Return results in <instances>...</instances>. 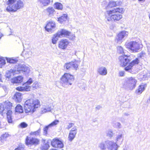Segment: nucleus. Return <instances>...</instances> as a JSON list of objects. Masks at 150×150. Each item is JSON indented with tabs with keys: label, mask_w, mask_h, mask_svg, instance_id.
I'll use <instances>...</instances> for the list:
<instances>
[{
	"label": "nucleus",
	"mask_w": 150,
	"mask_h": 150,
	"mask_svg": "<svg viewBox=\"0 0 150 150\" xmlns=\"http://www.w3.org/2000/svg\"><path fill=\"white\" fill-rule=\"evenodd\" d=\"M124 11L123 8H120L107 11L105 14L106 23L108 24V22H112V19L115 21H119L122 18V15L119 13H123Z\"/></svg>",
	"instance_id": "1"
},
{
	"label": "nucleus",
	"mask_w": 150,
	"mask_h": 150,
	"mask_svg": "<svg viewBox=\"0 0 150 150\" xmlns=\"http://www.w3.org/2000/svg\"><path fill=\"white\" fill-rule=\"evenodd\" d=\"M40 103L38 99H29L26 100L24 104V108L26 113L34 112L36 108L40 107Z\"/></svg>",
	"instance_id": "2"
},
{
	"label": "nucleus",
	"mask_w": 150,
	"mask_h": 150,
	"mask_svg": "<svg viewBox=\"0 0 150 150\" xmlns=\"http://www.w3.org/2000/svg\"><path fill=\"white\" fill-rule=\"evenodd\" d=\"M8 6L6 8L8 12H16L17 10L23 8L24 4L21 0H8L7 2Z\"/></svg>",
	"instance_id": "3"
},
{
	"label": "nucleus",
	"mask_w": 150,
	"mask_h": 150,
	"mask_svg": "<svg viewBox=\"0 0 150 150\" xmlns=\"http://www.w3.org/2000/svg\"><path fill=\"white\" fill-rule=\"evenodd\" d=\"M61 82L63 86L67 87L69 85H71L74 81V77L73 75L69 74H64L61 78Z\"/></svg>",
	"instance_id": "4"
},
{
	"label": "nucleus",
	"mask_w": 150,
	"mask_h": 150,
	"mask_svg": "<svg viewBox=\"0 0 150 150\" xmlns=\"http://www.w3.org/2000/svg\"><path fill=\"white\" fill-rule=\"evenodd\" d=\"M125 45L127 48L129 49L133 52H138L142 47V45L141 44L135 41H132L126 43Z\"/></svg>",
	"instance_id": "5"
},
{
	"label": "nucleus",
	"mask_w": 150,
	"mask_h": 150,
	"mask_svg": "<svg viewBox=\"0 0 150 150\" xmlns=\"http://www.w3.org/2000/svg\"><path fill=\"white\" fill-rule=\"evenodd\" d=\"M107 149L108 150H117L119 147L117 143L113 140H106Z\"/></svg>",
	"instance_id": "6"
},
{
	"label": "nucleus",
	"mask_w": 150,
	"mask_h": 150,
	"mask_svg": "<svg viewBox=\"0 0 150 150\" xmlns=\"http://www.w3.org/2000/svg\"><path fill=\"white\" fill-rule=\"evenodd\" d=\"M128 34V33L126 31H122L120 32L117 36L116 40L117 42L118 43H121L126 38Z\"/></svg>",
	"instance_id": "7"
},
{
	"label": "nucleus",
	"mask_w": 150,
	"mask_h": 150,
	"mask_svg": "<svg viewBox=\"0 0 150 150\" xmlns=\"http://www.w3.org/2000/svg\"><path fill=\"white\" fill-rule=\"evenodd\" d=\"M17 74L23 73L25 75L28 74L30 72L29 68L25 65H19L16 69Z\"/></svg>",
	"instance_id": "8"
},
{
	"label": "nucleus",
	"mask_w": 150,
	"mask_h": 150,
	"mask_svg": "<svg viewBox=\"0 0 150 150\" xmlns=\"http://www.w3.org/2000/svg\"><path fill=\"white\" fill-rule=\"evenodd\" d=\"M55 22L51 21L47 22L45 28L46 31L51 33L55 30Z\"/></svg>",
	"instance_id": "9"
},
{
	"label": "nucleus",
	"mask_w": 150,
	"mask_h": 150,
	"mask_svg": "<svg viewBox=\"0 0 150 150\" xmlns=\"http://www.w3.org/2000/svg\"><path fill=\"white\" fill-rule=\"evenodd\" d=\"M119 59L121 65L122 67L126 66L129 62L130 60V56L126 55L120 56Z\"/></svg>",
	"instance_id": "10"
},
{
	"label": "nucleus",
	"mask_w": 150,
	"mask_h": 150,
	"mask_svg": "<svg viewBox=\"0 0 150 150\" xmlns=\"http://www.w3.org/2000/svg\"><path fill=\"white\" fill-rule=\"evenodd\" d=\"M137 82V80L134 78L131 77L128 79L127 87L130 89L132 90L136 86Z\"/></svg>",
	"instance_id": "11"
},
{
	"label": "nucleus",
	"mask_w": 150,
	"mask_h": 150,
	"mask_svg": "<svg viewBox=\"0 0 150 150\" xmlns=\"http://www.w3.org/2000/svg\"><path fill=\"white\" fill-rule=\"evenodd\" d=\"M39 140L35 138H29L27 137L26 139L25 143L27 145H37L38 144Z\"/></svg>",
	"instance_id": "12"
},
{
	"label": "nucleus",
	"mask_w": 150,
	"mask_h": 150,
	"mask_svg": "<svg viewBox=\"0 0 150 150\" xmlns=\"http://www.w3.org/2000/svg\"><path fill=\"white\" fill-rule=\"evenodd\" d=\"M70 34V32L64 29H61L59 30L57 33V37L62 38L66 37L67 38Z\"/></svg>",
	"instance_id": "13"
},
{
	"label": "nucleus",
	"mask_w": 150,
	"mask_h": 150,
	"mask_svg": "<svg viewBox=\"0 0 150 150\" xmlns=\"http://www.w3.org/2000/svg\"><path fill=\"white\" fill-rule=\"evenodd\" d=\"M77 130L76 127L72 128L70 130L68 137L69 141L71 142L75 138L77 133Z\"/></svg>",
	"instance_id": "14"
},
{
	"label": "nucleus",
	"mask_w": 150,
	"mask_h": 150,
	"mask_svg": "<svg viewBox=\"0 0 150 150\" xmlns=\"http://www.w3.org/2000/svg\"><path fill=\"white\" fill-rule=\"evenodd\" d=\"M77 62H71L66 63L64 67L66 68L67 69H76L78 67Z\"/></svg>",
	"instance_id": "15"
},
{
	"label": "nucleus",
	"mask_w": 150,
	"mask_h": 150,
	"mask_svg": "<svg viewBox=\"0 0 150 150\" xmlns=\"http://www.w3.org/2000/svg\"><path fill=\"white\" fill-rule=\"evenodd\" d=\"M139 60L138 58H136L135 59L133 60L129 64V66L125 68V70L126 71H129L130 72V71L131 70L132 67L135 64H138Z\"/></svg>",
	"instance_id": "16"
},
{
	"label": "nucleus",
	"mask_w": 150,
	"mask_h": 150,
	"mask_svg": "<svg viewBox=\"0 0 150 150\" xmlns=\"http://www.w3.org/2000/svg\"><path fill=\"white\" fill-rule=\"evenodd\" d=\"M56 125V120H55L54 121L51 123L49 124L48 125L46 126L43 128V134L45 135L47 134V130L49 128H51L54 126H55Z\"/></svg>",
	"instance_id": "17"
},
{
	"label": "nucleus",
	"mask_w": 150,
	"mask_h": 150,
	"mask_svg": "<svg viewBox=\"0 0 150 150\" xmlns=\"http://www.w3.org/2000/svg\"><path fill=\"white\" fill-rule=\"evenodd\" d=\"M69 44V42L67 39L62 40L59 42V47L62 49H65Z\"/></svg>",
	"instance_id": "18"
},
{
	"label": "nucleus",
	"mask_w": 150,
	"mask_h": 150,
	"mask_svg": "<svg viewBox=\"0 0 150 150\" xmlns=\"http://www.w3.org/2000/svg\"><path fill=\"white\" fill-rule=\"evenodd\" d=\"M139 77L140 79L144 80L150 77V73L146 71H143V73H141L139 74Z\"/></svg>",
	"instance_id": "19"
},
{
	"label": "nucleus",
	"mask_w": 150,
	"mask_h": 150,
	"mask_svg": "<svg viewBox=\"0 0 150 150\" xmlns=\"http://www.w3.org/2000/svg\"><path fill=\"white\" fill-rule=\"evenodd\" d=\"M45 11L49 16L51 17L54 16L55 13L54 8L52 7H49L46 9Z\"/></svg>",
	"instance_id": "20"
},
{
	"label": "nucleus",
	"mask_w": 150,
	"mask_h": 150,
	"mask_svg": "<svg viewBox=\"0 0 150 150\" xmlns=\"http://www.w3.org/2000/svg\"><path fill=\"white\" fill-rule=\"evenodd\" d=\"M16 74H17L16 69H10L9 71H7L5 75L6 79H8V80L12 75H14Z\"/></svg>",
	"instance_id": "21"
},
{
	"label": "nucleus",
	"mask_w": 150,
	"mask_h": 150,
	"mask_svg": "<svg viewBox=\"0 0 150 150\" xmlns=\"http://www.w3.org/2000/svg\"><path fill=\"white\" fill-rule=\"evenodd\" d=\"M30 87L27 84L24 85V84L22 87H18L16 88L17 90L20 91H29L30 89Z\"/></svg>",
	"instance_id": "22"
},
{
	"label": "nucleus",
	"mask_w": 150,
	"mask_h": 150,
	"mask_svg": "<svg viewBox=\"0 0 150 150\" xmlns=\"http://www.w3.org/2000/svg\"><path fill=\"white\" fill-rule=\"evenodd\" d=\"M23 77L21 76L13 78L11 79V81L13 83H19L22 82Z\"/></svg>",
	"instance_id": "23"
},
{
	"label": "nucleus",
	"mask_w": 150,
	"mask_h": 150,
	"mask_svg": "<svg viewBox=\"0 0 150 150\" xmlns=\"http://www.w3.org/2000/svg\"><path fill=\"white\" fill-rule=\"evenodd\" d=\"M98 72L100 75H105L107 74V70L105 67H102L98 69Z\"/></svg>",
	"instance_id": "24"
},
{
	"label": "nucleus",
	"mask_w": 150,
	"mask_h": 150,
	"mask_svg": "<svg viewBox=\"0 0 150 150\" xmlns=\"http://www.w3.org/2000/svg\"><path fill=\"white\" fill-rule=\"evenodd\" d=\"M50 141L48 140L46 141L45 140H43V145L42 146L41 149L43 150H47L49 147V144Z\"/></svg>",
	"instance_id": "25"
},
{
	"label": "nucleus",
	"mask_w": 150,
	"mask_h": 150,
	"mask_svg": "<svg viewBox=\"0 0 150 150\" xmlns=\"http://www.w3.org/2000/svg\"><path fill=\"white\" fill-rule=\"evenodd\" d=\"M21 93L20 92H16L13 96V99L16 101L20 102L21 101Z\"/></svg>",
	"instance_id": "26"
},
{
	"label": "nucleus",
	"mask_w": 150,
	"mask_h": 150,
	"mask_svg": "<svg viewBox=\"0 0 150 150\" xmlns=\"http://www.w3.org/2000/svg\"><path fill=\"white\" fill-rule=\"evenodd\" d=\"M106 140L99 142L98 145V147L100 150H106L107 149Z\"/></svg>",
	"instance_id": "27"
},
{
	"label": "nucleus",
	"mask_w": 150,
	"mask_h": 150,
	"mask_svg": "<svg viewBox=\"0 0 150 150\" xmlns=\"http://www.w3.org/2000/svg\"><path fill=\"white\" fill-rule=\"evenodd\" d=\"M64 146L63 141L61 139L57 138V149H62Z\"/></svg>",
	"instance_id": "28"
},
{
	"label": "nucleus",
	"mask_w": 150,
	"mask_h": 150,
	"mask_svg": "<svg viewBox=\"0 0 150 150\" xmlns=\"http://www.w3.org/2000/svg\"><path fill=\"white\" fill-rule=\"evenodd\" d=\"M67 14H63L61 17L58 18V21L62 24L67 20Z\"/></svg>",
	"instance_id": "29"
},
{
	"label": "nucleus",
	"mask_w": 150,
	"mask_h": 150,
	"mask_svg": "<svg viewBox=\"0 0 150 150\" xmlns=\"http://www.w3.org/2000/svg\"><path fill=\"white\" fill-rule=\"evenodd\" d=\"M42 6H47L50 3V0H38Z\"/></svg>",
	"instance_id": "30"
},
{
	"label": "nucleus",
	"mask_w": 150,
	"mask_h": 150,
	"mask_svg": "<svg viewBox=\"0 0 150 150\" xmlns=\"http://www.w3.org/2000/svg\"><path fill=\"white\" fill-rule=\"evenodd\" d=\"M122 133H120L117 135L116 138V143L117 144L120 142H121L123 140L122 139Z\"/></svg>",
	"instance_id": "31"
},
{
	"label": "nucleus",
	"mask_w": 150,
	"mask_h": 150,
	"mask_svg": "<svg viewBox=\"0 0 150 150\" xmlns=\"http://www.w3.org/2000/svg\"><path fill=\"white\" fill-rule=\"evenodd\" d=\"M145 89L144 85H140L139 86L138 89L136 91V93L139 94L141 93Z\"/></svg>",
	"instance_id": "32"
},
{
	"label": "nucleus",
	"mask_w": 150,
	"mask_h": 150,
	"mask_svg": "<svg viewBox=\"0 0 150 150\" xmlns=\"http://www.w3.org/2000/svg\"><path fill=\"white\" fill-rule=\"evenodd\" d=\"M16 112L19 113L23 112V110L22 107L19 104L15 108Z\"/></svg>",
	"instance_id": "33"
},
{
	"label": "nucleus",
	"mask_w": 150,
	"mask_h": 150,
	"mask_svg": "<svg viewBox=\"0 0 150 150\" xmlns=\"http://www.w3.org/2000/svg\"><path fill=\"white\" fill-rule=\"evenodd\" d=\"M50 142H51L52 146L53 147V148H52L51 150H56V138H54L52 141H50Z\"/></svg>",
	"instance_id": "34"
},
{
	"label": "nucleus",
	"mask_w": 150,
	"mask_h": 150,
	"mask_svg": "<svg viewBox=\"0 0 150 150\" xmlns=\"http://www.w3.org/2000/svg\"><path fill=\"white\" fill-rule=\"evenodd\" d=\"M7 109H6L4 104H0V113H6Z\"/></svg>",
	"instance_id": "35"
},
{
	"label": "nucleus",
	"mask_w": 150,
	"mask_h": 150,
	"mask_svg": "<svg viewBox=\"0 0 150 150\" xmlns=\"http://www.w3.org/2000/svg\"><path fill=\"white\" fill-rule=\"evenodd\" d=\"M6 60L8 62L11 64L16 63L18 61V60L16 59H13L12 58H7Z\"/></svg>",
	"instance_id": "36"
},
{
	"label": "nucleus",
	"mask_w": 150,
	"mask_h": 150,
	"mask_svg": "<svg viewBox=\"0 0 150 150\" xmlns=\"http://www.w3.org/2000/svg\"><path fill=\"white\" fill-rule=\"evenodd\" d=\"M117 5L116 2L113 1H111L109 2L107 6V7L111 8L115 7L117 6Z\"/></svg>",
	"instance_id": "37"
},
{
	"label": "nucleus",
	"mask_w": 150,
	"mask_h": 150,
	"mask_svg": "<svg viewBox=\"0 0 150 150\" xmlns=\"http://www.w3.org/2000/svg\"><path fill=\"white\" fill-rule=\"evenodd\" d=\"M5 107L6 109H11L12 107V103L10 102H6L4 103Z\"/></svg>",
	"instance_id": "38"
},
{
	"label": "nucleus",
	"mask_w": 150,
	"mask_h": 150,
	"mask_svg": "<svg viewBox=\"0 0 150 150\" xmlns=\"http://www.w3.org/2000/svg\"><path fill=\"white\" fill-rule=\"evenodd\" d=\"M106 133L107 136L110 138H111L113 136L114 134L112 131L110 129L107 131Z\"/></svg>",
	"instance_id": "39"
},
{
	"label": "nucleus",
	"mask_w": 150,
	"mask_h": 150,
	"mask_svg": "<svg viewBox=\"0 0 150 150\" xmlns=\"http://www.w3.org/2000/svg\"><path fill=\"white\" fill-rule=\"evenodd\" d=\"M6 64L5 60L4 57H1L0 58V68H1L4 65Z\"/></svg>",
	"instance_id": "40"
},
{
	"label": "nucleus",
	"mask_w": 150,
	"mask_h": 150,
	"mask_svg": "<svg viewBox=\"0 0 150 150\" xmlns=\"http://www.w3.org/2000/svg\"><path fill=\"white\" fill-rule=\"evenodd\" d=\"M40 132V129H39L37 131L31 132L30 133V134L32 135L37 136L39 135Z\"/></svg>",
	"instance_id": "41"
},
{
	"label": "nucleus",
	"mask_w": 150,
	"mask_h": 150,
	"mask_svg": "<svg viewBox=\"0 0 150 150\" xmlns=\"http://www.w3.org/2000/svg\"><path fill=\"white\" fill-rule=\"evenodd\" d=\"M118 52L119 53L123 54L124 53V50L121 46H118L117 47Z\"/></svg>",
	"instance_id": "42"
},
{
	"label": "nucleus",
	"mask_w": 150,
	"mask_h": 150,
	"mask_svg": "<svg viewBox=\"0 0 150 150\" xmlns=\"http://www.w3.org/2000/svg\"><path fill=\"white\" fill-rule=\"evenodd\" d=\"M41 85L37 82H35L32 85V87L33 88L35 89H37L38 88L40 87Z\"/></svg>",
	"instance_id": "43"
},
{
	"label": "nucleus",
	"mask_w": 150,
	"mask_h": 150,
	"mask_svg": "<svg viewBox=\"0 0 150 150\" xmlns=\"http://www.w3.org/2000/svg\"><path fill=\"white\" fill-rule=\"evenodd\" d=\"M52 42L53 45H56V34H54L52 38Z\"/></svg>",
	"instance_id": "44"
},
{
	"label": "nucleus",
	"mask_w": 150,
	"mask_h": 150,
	"mask_svg": "<svg viewBox=\"0 0 150 150\" xmlns=\"http://www.w3.org/2000/svg\"><path fill=\"white\" fill-rule=\"evenodd\" d=\"M63 5L61 3L57 2V9L62 10Z\"/></svg>",
	"instance_id": "45"
},
{
	"label": "nucleus",
	"mask_w": 150,
	"mask_h": 150,
	"mask_svg": "<svg viewBox=\"0 0 150 150\" xmlns=\"http://www.w3.org/2000/svg\"><path fill=\"white\" fill-rule=\"evenodd\" d=\"M67 38H69L71 40H74L75 39V35L74 34H71V33L70 32V34H69Z\"/></svg>",
	"instance_id": "46"
},
{
	"label": "nucleus",
	"mask_w": 150,
	"mask_h": 150,
	"mask_svg": "<svg viewBox=\"0 0 150 150\" xmlns=\"http://www.w3.org/2000/svg\"><path fill=\"white\" fill-rule=\"evenodd\" d=\"M51 110V108L50 107H48L46 108H44L42 110V112L43 113L46 112H47L50 111Z\"/></svg>",
	"instance_id": "47"
},
{
	"label": "nucleus",
	"mask_w": 150,
	"mask_h": 150,
	"mask_svg": "<svg viewBox=\"0 0 150 150\" xmlns=\"http://www.w3.org/2000/svg\"><path fill=\"white\" fill-rule=\"evenodd\" d=\"M6 113L7 115V117H8V116H9L10 117L11 116V114H12V111L11 109H8L6 110Z\"/></svg>",
	"instance_id": "48"
},
{
	"label": "nucleus",
	"mask_w": 150,
	"mask_h": 150,
	"mask_svg": "<svg viewBox=\"0 0 150 150\" xmlns=\"http://www.w3.org/2000/svg\"><path fill=\"white\" fill-rule=\"evenodd\" d=\"M33 82V81L32 79L30 78L25 83H24V85H25V84H27L28 85H30Z\"/></svg>",
	"instance_id": "49"
},
{
	"label": "nucleus",
	"mask_w": 150,
	"mask_h": 150,
	"mask_svg": "<svg viewBox=\"0 0 150 150\" xmlns=\"http://www.w3.org/2000/svg\"><path fill=\"white\" fill-rule=\"evenodd\" d=\"M9 135L8 133H5L4 134H3L1 136V138L3 139H5L9 137Z\"/></svg>",
	"instance_id": "50"
},
{
	"label": "nucleus",
	"mask_w": 150,
	"mask_h": 150,
	"mask_svg": "<svg viewBox=\"0 0 150 150\" xmlns=\"http://www.w3.org/2000/svg\"><path fill=\"white\" fill-rule=\"evenodd\" d=\"M146 56V53L145 52H142L141 53L139 54L138 57L140 58H142Z\"/></svg>",
	"instance_id": "51"
},
{
	"label": "nucleus",
	"mask_w": 150,
	"mask_h": 150,
	"mask_svg": "<svg viewBox=\"0 0 150 150\" xmlns=\"http://www.w3.org/2000/svg\"><path fill=\"white\" fill-rule=\"evenodd\" d=\"M147 48V52L149 55L150 56V44L147 43L146 44Z\"/></svg>",
	"instance_id": "52"
},
{
	"label": "nucleus",
	"mask_w": 150,
	"mask_h": 150,
	"mask_svg": "<svg viewBox=\"0 0 150 150\" xmlns=\"http://www.w3.org/2000/svg\"><path fill=\"white\" fill-rule=\"evenodd\" d=\"M74 125V124L72 123H69V125L67 127V129H69L71 128Z\"/></svg>",
	"instance_id": "53"
},
{
	"label": "nucleus",
	"mask_w": 150,
	"mask_h": 150,
	"mask_svg": "<svg viewBox=\"0 0 150 150\" xmlns=\"http://www.w3.org/2000/svg\"><path fill=\"white\" fill-rule=\"evenodd\" d=\"M20 126L22 128H25L27 126V125L24 122H23L21 123Z\"/></svg>",
	"instance_id": "54"
},
{
	"label": "nucleus",
	"mask_w": 150,
	"mask_h": 150,
	"mask_svg": "<svg viewBox=\"0 0 150 150\" xmlns=\"http://www.w3.org/2000/svg\"><path fill=\"white\" fill-rule=\"evenodd\" d=\"M7 119L8 122L9 123H12V120L11 118V116L10 117L9 116H8V117H7Z\"/></svg>",
	"instance_id": "55"
},
{
	"label": "nucleus",
	"mask_w": 150,
	"mask_h": 150,
	"mask_svg": "<svg viewBox=\"0 0 150 150\" xmlns=\"http://www.w3.org/2000/svg\"><path fill=\"white\" fill-rule=\"evenodd\" d=\"M115 125L117 128H120L121 127V124L119 122H117L116 123Z\"/></svg>",
	"instance_id": "56"
},
{
	"label": "nucleus",
	"mask_w": 150,
	"mask_h": 150,
	"mask_svg": "<svg viewBox=\"0 0 150 150\" xmlns=\"http://www.w3.org/2000/svg\"><path fill=\"white\" fill-rule=\"evenodd\" d=\"M125 72L124 71H121L119 72V75L120 76H124Z\"/></svg>",
	"instance_id": "57"
},
{
	"label": "nucleus",
	"mask_w": 150,
	"mask_h": 150,
	"mask_svg": "<svg viewBox=\"0 0 150 150\" xmlns=\"http://www.w3.org/2000/svg\"><path fill=\"white\" fill-rule=\"evenodd\" d=\"M101 108V106L98 105V106H97L96 108V109L97 110H99Z\"/></svg>",
	"instance_id": "58"
},
{
	"label": "nucleus",
	"mask_w": 150,
	"mask_h": 150,
	"mask_svg": "<svg viewBox=\"0 0 150 150\" xmlns=\"http://www.w3.org/2000/svg\"><path fill=\"white\" fill-rule=\"evenodd\" d=\"M114 28V26L113 25H112L110 26V28L111 29H113Z\"/></svg>",
	"instance_id": "59"
},
{
	"label": "nucleus",
	"mask_w": 150,
	"mask_h": 150,
	"mask_svg": "<svg viewBox=\"0 0 150 150\" xmlns=\"http://www.w3.org/2000/svg\"><path fill=\"white\" fill-rule=\"evenodd\" d=\"M21 149H22L20 147L16 149L15 150H21Z\"/></svg>",
	"instance_id": "60"
},
{
	"label": "nucleus",
	"mask_w": 150,
	"mask_h": 150,
	"mask_svg": "<svg viewBox=\"0 0 150 150\" xmlns=\"http://www.w3.org/2000/svg\"><path fill=\"white\" fill-rule=\"evenodd\" d=\"M129 115V114L128 113H125L124 114V116H128Z\"/></svg>",
	"instance_id": "61"
},
{
	"label": "nucleus",
	"mask_w": 150,
	"mask_h": 150,
	"mask_svg": "<svg viewBox=\"0 0 150 150\" xmlns=\"http://www.w3.org/2000/svg\"><path fill=\"white\" fill-rule=\"evenodd\" d=\"M2 75L0 72V81H1Z\"/></svg>",
	"instance_id": "62"
},
{
	"label": "nucleus",
	"mask_w": 150,
	"mask_h": 150,
	"mask_svg": "<svg viewBox=\"0 0 150 150\" xmlns=\"http://www.w3.org/2000/svg\"><path fill=\"white\" fill-rule=\"evenodd\" d=\"M139 1L144 2L145 0H138Z\"/></svg>",
	"instance_id": "63"
},
{
	"label": "nucleus",
	"mask_w": 150,
	"mask_h": 150,
	"mask_svg": "<svg viewBox=\"0 0 150 150\" xmlns=\"http://www.w3.org/2000/svg\"><path fill=\"white\" fill-rule=\"evenodd\" d=\"M149 100V102H150V96L148 100H147V101H148Z\"/></svg>",
	"instance_id": "64"
}]
</instances>
